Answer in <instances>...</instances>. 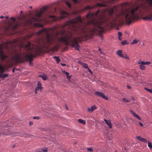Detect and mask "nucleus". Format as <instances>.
Listing matches in <instances>:
<instances>
[{
  "instance_id": "18",
  "label": "nucleus",
  "mask_w": 152,
  "mask_h": 152,
  "mask_svg": "<svg viewBox=\"0 0 152 152\" xmlns=\"http://www.w3.org/2000/svg\"><path fill=\"white\" fill-rule=\"evenodd\" d=\"M138 63H141L142 64L144 65H148L151 64V62L150 61H145L143 62L141 61H139Z\"/></svg>"
},
{
  "instance_id": "14",
  "label": "nucleus",
  "mask_w": 152,
  "mask_h": 152,
  "mask_svg": "<svg viewBox=\"0 0 152 152\" xmlns=\"http://www.w3.org/2000/svg\"><path fill=\"white\" fill-rule=\"evenodd\" d=\"M136 138L137 139L139 140L140 141L147 142V140L145 138H143L140 136H137Z\"/></svg>"
},
{
  "instance_id": "40",
  "label": "nucleus",
  "mask_w": 152,
  "mask_h": 152,
  "mask_svg": "<svg viewBox=\"0 0 152 152\" xmlns=\"http://www.w3.org/2000/svg\"><path fill=\"white\" fill-rule=\"evenodd\" d=\"M118 36L120 38V37H121L122 35V34L121 32H118Z\"/></svg>"
},
{
  "instance_id": "15",
  "label": "nucleus",
  "mask_w": 152,
  "mask_h": 152,
  "mask_svg": "<svg viewBox=\"0 0 152 152\" xmlns=\"http://www.w3.org/2000/svg\"><path fill=\"white\" fill-rule=\"evenodd\" d=\"M38 86L35 89V93L37 94V91H39V90H41L42 89V87L41 86V85L40 83L38 82Z\"/></svg>"
},
{
  "instance_id": "49",
  "label": "nucleus",
  "mask_w": 152,
  "mask_h": 152,
  "mask_svg": "<svg viewBox=\"0 0 152 152\" xmlns=\"http://www.w3.org/2000/svg\"><path fill=\"white\" fill-rule=\"evenodd\" d=\"M66 16L65 15H63L61 16V17L62 18H64Z\"/></svg>"
},
{
  "instance_id": "25",
  "label": "nucleus",
  "mask_w": 152,
  "mask_h": 152,
  "mask_svg": "<svg viewBox=\"0 0 152 152\" xmlns=\"http://www.w3.org/2000/svg\"><path fill=\"white\" fill-rule=\"evenodd\" d=\"M63 72L66 75L68 79H69L70 78L71 76H69V73L68 72H66L65 71H63Z\"/></svg>"
},
{
  "instance_id": "9",
  "label": "nucleus",
  "mask_w": 152,
  "mask_h": 152,
  "mask_svg": "<svg viewBox=\"0 0 152 152\" xmlns=\"http://www.w3.org/2000/svg\"><path fill=\"white\" fill-rule=\"evenodd\" d=\"M118 10L117 7L116 6L114 7L113 8L109 9L108 12L110 15V16H112L114 13L115 11H117Z\"/></svg>"
},
{
  "instance_id": "24",
  "label": "nucleus",
  "mask_w": 152,
  "mask_h": 152,
  "mask_svg": "<svg viewBox=\"0 0 152 152\" xmlns=\"http://www.w3.org/2000/svg\"><path fill=\"white\" fill-rule=\"evenodd\" d=\"M78 121L79 122L83 124L84 125L86 124V121L83 120L81 119H79L78 120Z\"/></svg>"
},
{
  "instance_id": "8",
  "label": "nucleus",
  "mask_w": 152,
  "mask_h": 152,
  "mask_svg": "<svg viewBox=\"0 0 152 152\" xmlns=\"http://www.w3.org/2000/svg\"><path fill=\"white\" fill-rule=\"evenodd\" d=\"M94 94L95 95L105 99L108 100V97L105 96L102 92L96 91L95 92Z\"/></svg>"
},
{
  "instance_id": "57",
  "label": "nucleus",
  "mask_w": 152,
  "mask_h": 152,
  "mask_svg": "<svg viewBox=\"0 0 152 152\" xmlns=\"http://www.w3.org/2000/svg\"><path fill=\"white\" fill-rule=\"evenodd\" d=\"M101 49L100 48H99V50L100 52H101Z\"/></svg>"
},
{
  "instance_id": "46",
  "label": "nucleus",
  "mask_w": 152,
  "mask_h": 152,
  "mask_svg": "<svg viewBox=\"0 0 152 152\" xmlns=\"http://www.w3.org/2000/svg\"><path fill=\"white\" fill-rule=\"evenodd\" d=\"M139 124L142 127L143 126V124L140 122H139Z\"/></svg>"
},
{
  "instance_id": "34",
  "label": "nucleus",
  "mask_w": 152,
  "mask_h": 152,
  "mask_svg": "<svg viewBox=\"0 0 152 152\" xmlns=\"http://www.w3.org/2000/svg\"><path fill=\"white\" fill-rule=\"evenodd\" d=\"M48 151V149L47 148H45V149L43 150L42 149H41L39 150V151L41 152H47Z\"/></svg>"
},
{
  "instance_id": "31",
  "label": "nucleus",
  "mask_w": 152,
  "mask_h": 152,
  "mask_svg": "<svg viewBox=\"0 0 152 152\" xmlns=\"http://www.w3.org/2000/svg\"><path fill=\"white\" fill-rule=\"evenodd\" d=\"M121 44L122 45H125L127 44H128V43L126 40H124L121 42Z\"/></svg>"
},
{
  "instance_id": "12",
  "label": "nucleus",
  "mask_w": 152,
  "mask_h": 152,
  "mask_svg": "<svg viewBox=\"0 0 152 152\" xmlns=\"http://www.w3.org/2000/svg\"><path fill=\"white\" fill-rule=\"evenodd\" d=\"M26 49L27 50H29L31 51H33V50L34 49V48H33L31 47V44L30 42H28V44L26 46Z\"/></svg>"
},
{
  "instance_id": "22",
  "label": "nucleus",
  "mask_w": 152,
  "mask_h": 152,
  "mask_svg": "<svg viewBox=\"0 0 152 152\" xmlns=\"http://www.w3.org/2000/svg\"><path fill=\"white\" fill-rule=\"evenodd\" d=\"M53 58L56 59V61L57 63H58L60 61V59L58 56H54L53 57Z\"/></svg>"
},
{
  "instance_id": "54",
  "label": "nucleus",
  "mask_w": 152,
  "mask_h": 152,
  "mask_svg": "<svg viewBox=\"0 0 152 152\" xmlns=\"http://www.w3.org/2000/svg\"><path fill=\"white\" fill-rule=\"evenodd\" d=\"M5 17L6 19H8V16H6Z\"/></svg>"
},
{
  "instance_id": "3",
  "label": "nucleus",
  "mask_w": 152,
  "mask_h": 152,
  "mask_svg": "<svg viewBox=\"0 0 152 152\" xmlns=\"http://www.w3.org/2000/svg\"><path fill=\"white\" fill-rule=\"evenodd\" d=\"M141 11V9L139 6H137L130 9H126L124 10H123L121 12L125 16L126 23L130 24L132 20L136 18Z\"/></svg>"
},
{
  "instance_id": "43",
  "label": "nucleus",
  "mask_w": 152,
  "mask_h": 152,
  "mask_svg": "<svg viewBox=\"0 0 152 152\" xmlns=\"http://www.w3.org/2000/svg\"><path fill=\"white\" fill-rule=\"evenodd\" d=\"M74 3H77L78 2V0H72Z\"/></svg>"
},
{
  "instance_id": "30",
  "label": "nucleus",
  "mask_w": 152,
  "mask_h": 152,
  "mask_svg": "<svg viewBox=\"0 0 152 152\" xmlns=\"http://www.w3.org/2000/svg\"><path fill=\"white\" fill-rule=\"evenodd\" d=\"M122 100L123 101L126 102H129L130 101V100H128L125 98H123Z\"/></svg>"
},
{
  "instance_id": "41",
  "label": "nucleus",
  "mask_w": 152,
  "mask_h": 152,
  "mask_svg": "<svg viewBox=\"0 0 152 152\" xmlns=\"http://www.w3.org/2000/svg\"><path fill=\"white\" fill-rule=\"evenodd\" d=\"M62 14H65V15H68V14L65 11H62L61 12Z\"/></svg>"
},
{
  "instance_id": "1",
  "label": "nucleus",
  "mask_w": 152,
  "mask_h": 152,
  "mask_svg": "<svg viewBox=\"0 0 152 152\" xmlns=\"http://www.w3.org/2000/svg\"><path fill=\"white\" fill-rule=\"evenodd\" d=\"M100 10H98L95 13L90 12L86 16L88 19L86 23H84L80 17L78 16L75 19L70 20L66 22L64 27L69 28V30L66 31L63 30L61 32L62 37L58 38L59 41L67 45L69 43L72 44V46L75 49L79 50V46L77 41H80L83 35L87 36L90 33L93 34L97 32L101 33L104 30L100 24L104 17L102 12L99 14Z\"/></svg>"
},
{
  "instance_id": "32",
  "label": "nucleus",
  "mask_w": 152,
  "mask_h": 152,
  "mask_svg": "<svg viewBox=\"0 0 152 152\" xmlns=\"http://www.w3.org/2000/svg\"><path fill=\"white\" fill-rule=\"evenodd\" d=\"M97 6H100L101 7H105L106 5L104 4L101 3H98L97 4Z\"/></svg>"
},
{
  "instance_id": "38",
  "label": "nucleus",
  "mask_w": 152,
  "mask_h": 152,
  "mask_svg": "<svg viewBox=\"0 0 152 152\" xmlns=\"http://www.w3.org/2000/svg\"><path fill=\"white\" fill-rule=\"evenodd\" d=\"M87 151L90 152H92L93 151V149L91 148H87Z\"/></svg>"
},
{
  "instance_id": "27",
  "label": "nucleus",
  "mask_w": 152,
  "mask_h": 152,
  "mask_svg": "<svg viewBox=\"0 0 152 152\" xmlns=\"http://www.w3.org/2000/svg\"><path fill=\"white\" fill-rule=\"evenodd\" d=\"M34 26L36 27H42L43 26V25L39 23H34Z\"/></svg>"
},
{
  "instance_id": "13",
  "label": "nucleus",
  "mask_w": 152,
  "mask_h": 152,
  "mask_svg": "<svg viewBox=\"0 0 152 152\" xmlns=\"http://www.w3.org/2000/svg\"><path fill=\"white\" fill-rule=\"evenodd\" d=\"M130 112L131 113L132 115L135 118H136L137 119L141 120V118L137 114L133 112L132 110H130Z\"/></svg>"
},
{
  "instance_id": "44",
  "label": "nucleus",
  "mask_w": 152,
  "mask_h": 152,
  "mask_svg": "<svg viewBox=\"0 0 152 152\" xmlns=\"http://www.w3.org/2000/svg\"><path fill=\"white\" fill-rule=\"evenodd\" d=\"M78 63L79 64H81V65H83V64L84 63L83 62H82L81 61H78Z\"/></svg>"
},
{
  "instance_id": "2",
  "label": "nucleus",
  "mask_w": 152,
  "mask_h": 152,
  "mask_svg": "<svg viewBox=\"0 0 152 152\" xmlns=\"http://www.w3.org/2000/svg\"><path fill=\"white\" fill-rule=\"evenodd\" d=\"M55 33L57 36L58 32L55 30V28L47 29L44 28L39 31L37 33V35H41L43 37L44 39L42 40V42L43 44H47L50 45L52 44L54 39L53 38V35Z\"/></svg>"
},
{
  "instance_id": "33",
  "label": "nucleus",
  "mask_w": 152,
  "mask_h": 152,
  "mask_svg": "<svg viewBox=\"0 0 152 152\" xmlns=\"http://www.w3.org/2000/svg\"><path fill=\"white\" fill-rule=\"evenodd\" d=\"M144 88L145 90H146L148 92L152 93V89H148L146 88Z\"/></svg>"
},
{
  "instance_id": "20",
  "label": "nucleus",
  "mask_w": 152,
  "mask_h": 152,
  "mask_svg": "<svg viewBox=\"0 0 152 152\" xmlns=\"http://www.w3.org/2000/svg\"><path fill=\"white\" fill-rule=\"evenodd\" d=\"M117 54L121 57H124V54H122V51L121 50H119L117 52Z\"/></svg>"
},
{
  "instance_id": "37",
  "label": "nucleus",
  "mask_w": 152,
  "mask_h": 152,
  "mask_svg": "<svg viewBox=\"0 0 152 152\" xmlns=\"http://www.w3.org/2000/svg\"><path fill=\"white\" fill-rule=\"evenodd\" d=\"M123 58H125L127 59H129V58L128 56H127L126 54H124V57H122Z\"/></svg>"
},
{
  "instance_id": "39",
  "label": "nucleus",
  "mask_w": 152,
  "mask_h": 152,
  "mask_svg": "<svg viewBox=\"0 0 152 152\" xmlns=\"http://www.w3.org/2000/svg\"><path fill=\"white\" fill-rule=\"evenodd\" d=\"M148 85L151 86H152V81H149L148 82Z\"/></svg>"
},
{
  "instance_id": "5",
  "label": "nucleus",
  "mask_w": 152,
  "mask_h": 152,
  "mask_svg": "<svg viewBox=\"0 0 152 152\" xmlns=\"http://www.w3.org/2000/svg\"><path fill=\"white\" fill-rule=\"evenodd\" d=\"M47 7H43L41 9L39 12H37L33 15L28 20V24H31L34 22H40L42 20L41 17L42 15L47 10Z\"/></svg>"
},
{
  "instance_id": "61",
  "label": "nucleus",
  "mask_w": 152,
  "mask_h": 152,
  "mask_svg": "<svg viewBox=\"0 0 152 152\" xmlns=\"http://www.w3.org/2000/svg\"><path fill=\"white\" fill-rule=\"evenodd\" d=\"M115 152H117V151H116Z\"/></svg>"
},
{
  "instance_id": "28",
  "label": "nucleus",
  "mask_w": 152,
  "mask_h": 152,
  "mask_svg": "<svg viewBox=\"0 0 152 152\" xmlns=\"http://www.w3.org/2000/svg\"><path fill=\"white\" fill-rule=\"evenodd\" d=\"M148 146L150 148V149H151L152 148V145L151 143L149 141L148 142Z\"/></svg>"
},
{
  "instance_id": "53",
  "label": "nucleus",
  "mask_w": 152,
  "mask_h": 152,
  "mask_svg": "<svg viewBox=\"0 0 152 152\" xmlns=\"http://www.w3.org/2000/svg\"><path fill=\"white\" fill-rule=\"evenodd\" d=\"M4 16H1V17H0V18H1V19H2V18H4Z\"/></svg>"
},
{
  "instance_id": "47",
  "label": "nucleus",
  "mask_w": 152,
  "mask_h": 152,
  "mask_svg": "<svg viewBox=\"0 0 152 152\" xmlns=\"http://www.w3.org/2000/svg\"><path fill=\"white\" fill-rule=\"evenodd\" d=\"M86 9H90V7L89 6H88L86 7Z\"/></svg>"
},
{
  "instance_id": "50",
  "label": "nucleus",
  "mask_w": 152,
  "mask_h": 152,
  "mask_svg": "<svg viewBox=\"0 0 152 152\" xmlns=\"http://www.w3.org/2000/svg\"><path fill=\"white\" fill-rule=\"evenodd\" d=\"M127 87L129 89H130L131 88V87L129 86H127Z\"/></svg>"
},
{
  "instance_id": "45",
  "label": "nucleus",
  "mask_w": 152,
  "mask_h": 152,
  "mask_svg": "<svg viewBox=\"0 0 152 152\" xmlns=\"http://www.w3.org/2000/svg\"><path fill=\"white\" fill-rule=\"evenodd\" d=\"M88 71H89V72L91 74H92L93 73H92V71L89 68H88Z\"/></svg>"
},
{
  "instance_id": "59",
  "label": "nucleus",
  "mask_w": 152,
  "mask_h": 152,
  "mask_svg": "<svg viewBox=\"0 0 152 152\" xmlns=\"http://www.w3.org/2000/svg\"><path fill=\"white\" fill-rule=\"evenodd\" d=\"M31 122H30V125H31Z\"/></svg>"
},
{
  "instance_id": "26",
  "label": "nucleus",
  "mask_w": 152,
  "mask_h": 152,
  "mask_svg": "<svg viewBox=\"0 0 152 152\" xmlns=\"http://www.w3.org/2000/svg\"><path fill=\"white\" fill-rule=\"evenodd\" d=\"M139 42V40L135 39L132 42H131V44L132 45L138 42Z\"/></svg>"
},
{
  "instance_id": "4",
  "label": "nucleus",
  "mask_w": 152,
  "mask_h": 152,
  "mask_svg": "<svg viewBox=\"0 0 152 152\" xmlns=\"http://www.w3.org/2000/svg\"><path fill=\"white\" fill-rule=\"evenodd\" d=\"M147 2L146 5H144L142 8V11L147 16L143 18V19L149 21L152 20V0H142V2L144 4V1Z\"/></svg>"
},
{
  "instance_id": "29",
  "label": "nucleus",
  "mask_w": 152,
  "mask_h": 152,
  "mask_svg": "<svg viewBox=\"0 0 152 152\" xmlns=\"http://www.w3.org/2000/svg\"><path fill=\"white\" fill-rule=\"evenodd\" d=\"M66 4L69 8H70L71 7V4L69 2L66 1Z\"/></svg>"
},
{
  "instance_id": "17",
  "label": "nucleus",
  "mask_w": 152,
  "mask_h": 152,
  "mask_svg": "<svg viewBox=\"0 0 152 152\" xmlns=\"http://www.w3.org/2000/svg\"><path fill=\"white\" fill-rule=\"evenodd\" d=\"M104 121L105 123L109 126V128H112V125L110 121H107L106 119H104Z\"/></svg>"
},
{
  "instance_id": "11",
  "label": "nucleus",
  "mask_w": 152,
  "mask_h": 152,
  "mask_svg": "<svg viewBox=\"0 0 152 152\" xmlns=\"http://www.w3.org/2000/svg\"><path fill=\"white\" fill-rule=\"evenodd\" d=\"M56 11V8H54L53 10L49 11L48 12V15L50 18H55V16L54 15H50V14H54Z\"/></svg>"
},
{
  "instance_id": "36",
  "label": "nucleus",
  "mask_w": 152,
  "mask_h": 152,
  "mask_svg": "<svg viewBox=\"0 0 152 152\" xmlns=\"http://www.w3.org/2000/svg\"><path fill=\"white\" fill-rule=\"evenodd\" d=\"M41 77L42 79L44 80H46L47 79L45 75H42L41 76Z\"/></svg>"
},
{
  "instance_id": "48",
  "label": "nucleus",
  "mask_w": 152,
  "mask_h": 152,
  "mask_svg": "<svg viewBox=\"0 0 152 152\" xmlns=\"http://www.w3.org/2000/svg\"><path fill=\"white\" fill-rule=\"evenodd\" d=\"M61 64L63 66H66V64H63L62 63H61Z\"/></svg>"
},
{
  "instance_id": "19",
  "label": "nucleus",
  "mask_w": 152,
  "mask_h": 152,
  "mask_svg": "<svg viewBox=\"0 0 152 152\" xmlns=\"http://www.w3.org/2000/svg\"><path fill=\"white\" fill-rule=\"evenodd\" d=\"M5 72V70L4 66L0 64V72L1 73H3Z\"/></svg>"
},
{
  "instance_id": "16",
  "label": "nucleus",
  "mask_w": 152,
  "mask_h": 152,
  "mask_svg": "<svg viewBox=\"0 0 152 152\" xmlns=\"http://www.w3.org/2000/svg\"><path fill=\"white\" fill-rule=\"evenodd\" d=\"M96 109V107L95 105L92 106L90 108H88L87 109V110L88 112H92L94 110Z\"/></svg>"
},
{
  "instance_id": "52",
  "label": "nucleus",
  "mask_w": 152,
  "mask_h": 152,
  "mask_svg": "<svg viewBox=\"0 0 152 152\" xmlns=\"http://www.w3.org/2000/svg\"><path fill=\"white\" fill-rule=\"evenodd\" d=\"M118 39L120 40H121V37H120V38L119 37H118Z\"/></svg>"
},
{
  "instance_id": "35",
  "label": "nucleus",
  "mask_w": 152,
  "mask_h": 152,
  "mask_svg": "<svg viewBox=\"0 0 152 152\" xmlns=\"http://www.w3.org/2000/svg\"><path fill=\"white\" fill-rule=\"evenodd\" d=\"M82 66H83L86 68L88 69V65L86 63H84Z\"/></svg>"
},
{
  "instance_id": "6",
  "label": "nucleus",
  "mask_w": 152,
  "mask_h": 152,
  "mask_svg": "<svg viewBox=\"0 0 152 152\" xmlns=\"http://www.w3.org/2000/svg\"><path fill=\"white\" fill-rule=\"evenodd\" d=\"M33 57V55L30 52H28V53L23 52V53L21 54L20 56L18 55L15 56L14 58L16 61H18L21 59H23L25 60H28L29 64L30 65H32L33 64L32 62Z\"/></svg>"
},
{
  "instance_id": "56",
  "label": "nucleus",
  "mask_w": 152,
  "mask_h": 152,
  "mask_svg": "<svg viewBox=\"0 0 152 152\" xmlns=\"http://www.w3.org/2000/svg\"><path fill=\"white\" fill-rule=\"evenodd\" d=\"M127 4V3H124V4H124L125 5H126V4Z\"/></svg>"
},
{
  "instance_id": "58",
  "label": "nucleus",
  "mask_w": 152,
  "mask_h": 152,
  "mask_svg": "<svg viewBox=\"0 0 152 152\" xmlns=\"http://www.w3.org/2000/svg\"><path fill=\"white\" fill-rule=\"evenodd\" d=\"M66 108L67 109V110H68V109L67 107H66Z\"/></svg>"
},
{
  "instance_id": "60",
  "label": "nucleus",
  "mask_w": 152,
  "mask_h": 152,
  "mask_svg": "<svg viewBox=\"0 0 152 152\" xmlns=\"http://www.w3.org/2000/svg\"><path fill=\"white\" fill-rule=\"evenodd\" d=\"M22 12V11H21V12Z\"/></svg>"
},
{
  "instance_id": "42",
  "label": "nucleus",
  "mask_w": 152,
  "mask_h": 152,
  "mask_svg": "<svg viewBox=\"0 0 152 152\" xmlns=\"http://www.w3.org/2000/svg\"><path fill=\"white\" fill-rule=\"evenodd\" d=\"M39 116H34V117L33 118L34 119H38L39 118Z\"/></svg>"
},
{
  "instance_id": "23",
  "label": "nucleus",
  "mask_w": 152,
  "mask_h": 152,
  "mask_svg": "<svg viewBox=\"0 0 152 152\" xmlns=\"http://www.w3.org/2000/svg\"><path fill=\"white\" fill-rule=\"evenodd\" d=\"M139 64H140V69L142 70H144L145 69V67L144 65L142 64L141 63H138Z\"/></svg>"
},
{
  "instance_id": "10",
  "label": "nucleus",
  "mask_w": 152,
  "mask_h": 152,
  "mask_svg": "<svg viewBox=\"0 0 152 152\" xmlns=\"http://www.w3.org/2000/svg\"><path fill=\"white\" fill-rule=\"evenodd\" d=\"M0 56L1 58V59L4 61L5 59L7 58L8 56L4 54L3 51L2 50V48H0Z\"/></svg>"
},
{
  "instance_id": "55",
  "label": "nucleus",
  "mask_w": 152,
  "mask_h": 152,
  "mask_svg": "<svg viewBox=\"0 0 152 152\" xmlns=\"http://www.w3.org/2000/svg\"><path fill=\"white\" fill-rule=\"evenodd\" d=\"M24 137H29V135H27L26 136H24Z\"/></svg>"
},
{
  "instance_id": "51",
  "label": "nucleus",
  "mask_w": 152,
  "mask_h": 152,
  "mask_svg": "<svg viewBox=\"0 0 152 152\" xmlns=\"http://www.w3.org/2000/svg\"><path fill=\"white\" fill-rule=\"evenodd\" d=\"M15 68H13L12 69V72H15Z\"/></svg>"
},
{
  "instance_id": "7",
  "label": "nucleus",
  "mask_w": 152,
  "mask_h": 152,
  "mask_svg": "<svg viewBox=\"0 0 152 152\" xmlns=\"http://www.w3.org/2000/svg\"><path fill=\"white\" fill-rule=\"evenodd\" d=\"M10 18L13 21V22L9 23L8 26L5 28V30L6 31H7L10 29H12L13 30H15L17 28L18 26V24H15L16 21L15 19L13 17H11Z\"/></svg>"
},
{
  "instance_id": "21",
  "label": "nucleus",
  "mask_w": 152,
  "mask_h": 152,
  "mask_svg": "<svg viewBox=\"0 0 152 152\" xmlns=\"http://www.w3.org/2000/svg\"><path fill=\"white\" fill-rule=\"evenodd\" d=\"M1 78L2 79H4L6 77H7L8 76V74L7 73L4 74H0Z\"/></svg>"
}]
</instances>
